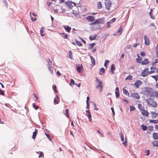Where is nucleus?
<instances>
[{"mask_svg":"<svg viewBox=\"0 0 158 158\" xmlns=\"http://www.w3.org/2000/svg\"><path fill=\"white\" fill-rule=\"evenodd\" d=\"M95 44L94 43L91 44H89L90 47L92 48L95 46Z\"/></svg>","mask_w":158,"mask_h":158,"instance_id":"obj_49","label":"nucleus"},{"mask_svg":"<svg viewBox=\"0 0 158 158\" xmlns=\"http://www.w3.org/2000/svg\"><path fill=\"white\" fill-rule=\"evenodd\" d=\"M38 133V130L36 129H35V131L33 132V135L32 138L35 139V138L36 136Z\"/></svg>","mask_w":158,"mask_h":158,"instance_id":"obj_19","label":"nucleus"},{"mask_svg":"<svg viewBox=\"0 0 158 158\" xmlns=\"http://www.w3.org/2000/svg\"><path fill=\"white\" fill-rule=\"evenodd\" d=\"M141 127H142V129L143 131H145L147 130V127L144 125H142L141 126Z\"/></svg>","mask_w":158,"mask_h":158,"instance_id":"obj_31","label":"nucleus"},{"mask_svg":"<svg viewBox=\"0 0 158 158\" xmlns=\"http://www.w3.org/2000/svg\"><path fill=\"white\" fill-rule=\"evenodd\" d=\"M91 25H93L92 28L95 30H98L100 29L101 27L100 25L97 23L92 24Z\"/></svg>","mask_w":158,"mask_h":158,"instance_id":"obj_9","label":"nucleus"},{"mask_svg":"<svg viewBox=\"0 0 158 158\" xmlns=\"http://www.w3.org/2000/svg\"><path fill=\"white\" fill-rule=\"evenodd\" d=\"M68 38V35H64V38L67 39Z\"/></svg>","mask_w":158,"mask_h":158,"instance_id":"obj_63","label":"nucleus"},{"mask_svg":"<svg viewBox=\"0 0 158 158\" xmlns=\"http://www.w3.org/2000/svg\"><path fill=\"white\" fill-rule=\"evenodd\" d=\"M86 113H87V116L89 119V121H91V115L90 114V113L89 111L88 110H86Z\"/></svg>","mask_w":158,"mask_h":158,"instance_id":"obj_18","label":"nucleus"},{"mask_svg":"<svg viewBox=\"0 0 158 158\" xmlns=\"http://www.w3.org/2000/svg\"><path fill=\"white\" fill-rule=\"evenodd\" d=\"M115 93L116 94V97L117 98H118L119 96V91H115Z\"/></svg>","mask_w":158,"mask_h":158,"instance_id":"obj_41","label":"nucleus"},{"mask_svg":"<svg viewBox=\"0 0 158 158\" xmlns=\"http://www.w3.org/2000/svg\"><path fill=\"white\" fill-rule=\"evenodd\" d=\"M148 104L151 106L156 108L158 106V104L155 100L152 98H149L146 100Z\"/></svg>","mask_w":158,"mask_h":158,"instance_id":"obj_2","label":"nucleus"},{"mask_svg":"<svg viewBox=\"0 0 158 158\" xmlns=\"http://www.w3.org/2000/svg\"><path fill=\"white\" fill-rule=\"evenodd\" d=\"M140 55L142 56H144L145 55V54L143 52H142L140 53Z\"/></svg>","mask_w":158,"mask_h":158,"instance_id":"obj_56","label":"nucleus"},{"mask_svg":"<svg viewBox=\"0 0 158 158\" xmlns=\"http://www.w3.org/2000/svg\"><path fill=\"white\" fill-rule=\"evenodd\" d=\"M97 132H98V133H100V134H101V135L102 136H103V135L102 133H101V132L100 131H99V130H97Z\"/></svg>","mask_w":158,"mask_h":158,"instance_id":"obj_61","label":"nucleus"},{"mask_svg":"<svg viewBox=\"0 0 158 158\" xmlns=\"http://www.w3.org/2000/svg\"><path fill=\"white\" fill-rule=\"evenodd\" d=\"M97 37L96 34H94V35H91L89 36V39L91 40H95Z\"/></svg>","mask_w":158,"mask_h":158,"instance_id":"obj_21","label":"nucleus"},{"mask_svg":"<svg viewBox=\"0 0 158 158\" xmlns=\"http://www.w3.org/2000/svg\"><path fill=\"white\" fill-rule=\"evenodd\" d=\"M132 76L131 75H128L127 77L125 78L126 80H131L132 79Z\"/></svg>","mask_w":158,"mask_h":158,"instance_id":"obj_32","label":"nucleus"},{"mask_svg":"<svg viewBox=\"0 0 158 158\" xmlns=\"http://www.w3.org/2000/svg\"><path fill=\"white\" fill-rule=\"evenodd\" d=\"M75 84V83L74 80L72 79H71L70 80V83H69L70 85L72 86L74 85Z\"/></svg>","mask_w":158,"mask_h":158,"instance_id":"obj_30","label":"nucleus"},{"mask_svg":"<svg viewBox=\"0 0 158 158\" xmlns=\"http://www.w3.org/2000/svg\"><path fill=\"white\" fill-rule=\"evenodd\" d=\"M89 100V97L88 96L87 97V100H86V103L88 104V101Z\"/></svg>","mask_w":158,"mask_h":158,"instance_id":"obj_60","label":"nucleus"},{"mask_svg":"<svg viewBox=\"0 0 158 158\" xmlns=\"http://www.w3.org/2000/svg\"><path fill=\"white\" fill-rule=\"evenodd\" d=\"M44 156V153L43 152H41L40 153V155L39 156V157L40 158V157H42Z\"/></svg>","mask_w":158,"mask_h":158,"instance_id":"obj_47","label":"nucleus"},{"mask_svg":"<svg viewBox=\"0 0 158 158\" xmlns=\"http://www.w3.org/2000/svg\"><path fill=\"white\" fill-rule=\"evenodd\" d=\"M91 61L92 63V64L94 65L95 64V61L94 58H93V57L91 56H90Z\"/></svg>","mask_w":158,"mask_h":158,"instance_id":"obj_27","label":"nucleus"},{"mask_svg":"<svg viewBox=\"0 0 158 158\" xmlns=\"http://www.w3.org/2000/svg\"><path fill=\"white\" fill-rule=\"evenodd\" d=\"M63 27L64 29L66 31L69 33L70 32V31L71 29V27H69V26H64Z\"/></svg>","mask_w":158,"mask_h":158,"instance_id":"obj_14","label":"nucleus"},{"mask_svg":"<svg viewBox=\"0 0 158 158\" xmlns=\"http://www.w3.org/2000/svg\"><path fill=\"white\" fill-rule=\"evenodd\" d=\"M149 122L150 123L157 124L158 123V119L151 120H149Z\"/></svg>","mask_w":158,"mask_h":158,"instance_id":"obj_29","label":"nucleus"},{"mask_svg":"<svg viewBox=\"0 0 158 158\" xmlns=\"http://www.w3.org/2000/svg\"><path fill=\"white\" fill-rule=\"evenodd\" d=\"M69 57L71 59H72V58L73 57L72 52L71 51H70L69 52Z\"/></svg>","mask_w":158,"mask_h":158,"instance_id":"obj_35","label":"nucleus"},{"mask_svg":"<svg viewBox=\"0 0 158 158\" xmlns=\"http://www.w3.org/2000/svg\"><path fill=\"white\" fill-rule=\"evenodd\" d=\"M120 136L121 138V140L122 141H123L124 140V138L122 134L121 133L120 134Z\"/></svg>","mask_w":158,"mask_h":158,"instance_id":"obj_44","label":"nucleus"},{"mask_svg":"<svg viewBox=\"0 0 158 158\" xmlns=\"http://www.w3.org/2000/svg\"><path fill=\"white\" fill-rule=\"evenodd\" d=\"M144 44L146 45H149L150 44V42L149 40L148 37L146 35L144 36Z\"/></svg>","mask_w":158,"mask_h":158,"instance_id":"obj_10","label":"nucleus"},{"mask_svg":"<svg viewBox=\"0 0 158 158\" xmlns=\"http://www.w3.org/2000/svg\"><path fill=\"white\" fill-rule=\"evenodd\" d=\"M45 134L46 135V136H47V138H48L49 139V140H50L51 139V138H50V136H49V135L48 134H47L46 133H45Z\"/></svg>","mask_w":158,"mask_h":158,"instance_id":"obj_62","label":"nucleus"},{"mask_svg":"<svg viewBox=\"0 0 158 158\" xmlns=\"http://www.w3.org/2000/svg\"><path fill=\"white\" fill-rule=\"evenodd\" d=\"M138 107L141 111L143 110L144 109V108L143 106H142V105L140 104H138Z\"/></svg>","mask_w":158,"mask_h":158,"instance_id":"obj_28","label":"nucleus"},{"mask_svg":"<svg viewBox=\"0 0 158 158\" xmlns=\"http://www.w3.org/2000/svg\"><path fill=\"white\" fill-rule=\"evenodd\" d=\"M56 74L58 77H59L61 75V73L59 71H57V72Z\"/></svg>","mask_w":158,"mask_h":158,"instance_id":"obj_54","label":"nucleus"},{"mask_svg":"<svg viewBox=\"0 0 158 158\" xmlns=\"http://www.w3.org/2000/svg\"><path fill=\"white\" fill-rule=\"evenodd\" d=\"M105 72V70H100V71L99 72V74L100 75H102Z\"/></svg>","mask_w":158,"mask_h":158,"instance_id":"obj_38","label":"nucleus"},{"mask_svg":"<svg viewBox=\"0 0 158 158\" xmlns=\"http://www.w3.org/2000/svg\"><path fill=\"white\" fill-rule=\"evenodd\" d=\"M156 91L154 90L152 88L146 87L145 88L144 92L146 95L152 97H154Z\"/></svg>","mask_w":158,"mask_h":158,"instance_id":"obj_1","label":"nucleus"},{"mask_svg":"<svg viewBox=\"0 0 158 158\" xmlns=\"http://www.w3.org/2000/svg\"><path fill=\"white\" fill-rule=\"evenodd\" d=\"M153 137L155 139H158V133L156 132H154L153 134Z\"/></svg>","mask_w":158,"mask_h":158,"instance_id":"obj_20","label":"nucleus"},{"mask_svg":"<svg viewBox=\"0 0 158 158\" xmlns=\"http://www.w3.org/2000/svg\"><path fill=\"white\" fill-rule=\"evenodd\" d=\"M54 12L56 13H57L58 12V10L57 9H55L54 10Z\"/></svg>","mask_w":158,"mask_h":158,"instance_id":"obj_64","label":"nucleus"},{"mask_svg":"<svg viewBox=\"0 0 158 158\" xmlns=\"http://www.w3.org/2000/svg\"><path fill=\"white\" fill-rule=\"evenodd\" d=\"M86 19L88 22H93L95 20L94 17L92 16H89L86 17Z\"/></svg>","mask_w":158,"mask_h":158,"instance_id":"obj_11","label":"nucleus"},{"mask_svg":"<svg viewBox=\"0 0 158 158\" xmlns=\"http://www.w3.org/2000/svg\"><path fill=\"white\" fill-rule=\"evenodd\" d=\"M4 92L0 89V94L4 95Z\"/></svg>","mask_w":158,"mask_h":158,"instance_id":"obj_51","label":"nucleus"},{"mask_svg":"<svg viewBox=\"0 0 158 158\" xmlns=\"http://www.w3.org/2000/svg\"><path fill=\"white\" fill-rule=\"evenodd\" d=\"M137 58L136 59V61L138 63H141L142 62V59L139 55V54L137 55Z\"/></svg>","mask_w":158,"mask_h":158,"instance_id":"obj_15","label":"nucleus"},{"mask_svg":"<svg viewBox=\"0 0 158 158\" xmlns=\"http://www.w3.org/2000/svg\"><path fill=\"white\" fill-rule=\"evenodd\" d=\"M156 49H157L156 50V54L157 57H158V45H157L156 47Z\"/></svg>","mask_w":158,"mask_h":158,"instance_id":"obj_50","label":"nucleus"},{"mask_svg":"<svg viewBox=\"0 0 158 158\" xmlns=\"http://www.w3.org/2000/svg\"><path fill=\"white\" fill-rule=\"evenodd\" d=\"M33 107L36 110H37L39 108V107L37 106H36L35 103H33Z\"/></svg>","mask_w":158,"mask_h":158,"instance_id":"obj_42","label":"nucleus"},{"mask_svg":"<svg viewBox=\"0 0 158 158\" xmlns=\"http://www.w3.org/2000/svg\"><path fill=\"white\" fill-rule=\"evenodd\" d=\"M148 70H144L141 73V75L143 77H145L147 75L154 73L155 72L154 70L148 71Z\"/></svg>","mask_w":158,"mask_h":158,"instance_id":"obj_4","label":"nucleus"},{"mask_svg":"<svg viewBox=\"0 0 158 158\" xmlns=\"http://www.w3.org/2000/svg\"><path fill=\"white\" fill-rule=\"evenodd\" d=\"M151 113L152 114V118H156L158 116V114L157 113L154 111L151 112Z\"/></svg>","mask_w":158,"mask_h":158,"instance_id":"obj_16","label":"nucleus"},{"mask_svg":"<svg viewBox=\"0 0 158 158\" xmlns=\"http://www.w3.org/2000/svg\"><path fill=\"white\" fill-rule=\"evenodd\" d=\"M149 63V61L147 58L145 59L143 61L141 62V64L142 65H146L148 64Z\"/></svg>","mask_w":158,"mask_h":158,"instance_id":"obj_17","label":"nucleus"},{"mask_svg":"<svg viewBox=\"0 0 158 158\" xmlns=\"http://www.w3.org/2000/svg\"><path fill=\"white\" fill-rule=\"evenodd\" d=\"M31 20L33 21H36V18H34L31 17Z\"/></svg>","mask_w":158,"mask_h":158,"instance_id":"obj_55","label":"nucleus"},{"mask_svg":"<svg viewBox=\"0 0 158 158\" xmlns=\"http://www.w3.org/2000/svg\"><path fill=\"white\" fill-rule=\"evenodd\" d=\"M131 97L136 99H139L140 98V95L136 93H135L131 94Z\"/></svg>","mask_w":158,"mask_h":158,"instance_id":"obj_8","label":"nucleus"},{"mask_svg":"<svg viewBox=\"0 0 158 158\" xmlns=\"http://www.w3.org/2000/svg\"><path fill=\"white\" fill-rule=\"evenodd\" d=\"M105 4L106 8L108 10H110L112 5L111 2L110 0H105Z\"/></svg>","mask_w":158,"mask_h":158,"instance_id":"obj_5","label":"nucleus"},{"mask_svg":"<svg viewBox=\"0 0 158 158\" xmlns=\"http://www.w3.org/2000/svg\"><path fill=\"white\" fill-rule=\"evenodd\" d=\"M77 8L76 7L75 10H73L71 12V13L74 14L75 16H76L77 14Z\"/></svg>","mask_w":158,"mask_h":158,"instance_id":"obj_22","label":"nucleus"},{"mask_svg":"<svg viewBox=\"0 0 158 158\" xmlns=\"http://www.w3.org/2000/svg\"><path fill=\"white\" fill-rule=\"evenodd\" d=\"M94 109L95 110H98V109H97L96 107V104H94Z\"/></svg>","mask_w":158,"mask_h":158,"instance_id":"obj_59","label":"nucleus"},{"mask_svg":"<svg viewBox=\"0 0 158 158\" xmlns=\"http://www.w3.org/2000/svg\"><path fill=\"white\" fill-rule=\"evenodd\" d=\"M44 28L43 27H42L40 29V32H41V35L42 36H44Z\"/></svg>","mask_w":158,"mask_h":158,"instance_id":"obj_25","label":"nucleus"},{"mask_svg":"<svg viewBox=\"0 0 158 158\" xmlns=\"http://www.w3.org/2000/svg\"><path fill=\"white\" fill-rule=\"evenodd\" d=\"M116 20V19L115 18H113V19H111L110 21V22H111V23L112 22H113V23H114V22Z\"/></svg>","mask_w":158,"mask_h":158,"instance_id":"obj_53","label":"nucleus"},{"mask_svg":"<svg viewBox=\"0 0 158 158\" xmlns=\"http://www.w3.org/2000/svg\"><path fill=\"white\" fill-rule=\"evenodd\" d=\"M109 63V61L108 60H106L105 61L104 63V66L106 67V68H107V65Z\"/></svg>","mask_w":158,"mask_h":158,"instance_id":"obj_34","label":"nucleus"},{"mask_svg":"<svg viewBox=\"0 0 158 158\" xmlns=\"http://www.w3.org/2000/svg\"><path fill=\"white\" fill-rule=\"evenodd\" d=\"M142 84V82L140 80L137 81L134 84L135 86L137 88H139V86Z\"/></svg>","mask_w":158,"mask_h":158,"instance_id":"obj_13","label":"nucleus"},{"mask_svg":"<svg viewBox=\"0 0 158 158\" xmlns=\"http://www.w3.org/2000/svg\"><path fill=\"white\" fill-rule=\"evenodd\" d=\"M95 78L96 79V81L98 84V85L96 86V88L98 89H99L100 91L102 92L103 88L102 82L99 80L98 78L96 77Z\"/></svg>","mask_w":158,"mask_h":158,"instance_id":"obj_3","label":"nucleus"},{"mask_svg":"<svg viewBox=\"0 0 158 158\" xmlns=\"http://www.w3.org/2000/svg\"><path fill=\"white\" fill-rule=\"evenodd\" d=\"M65 113H66L65 115L67 117V118H69V110L68 109H66Z\"/></svg>","mask_w":158,"mask_h":158,"instance_id":"obj_33","label":"nucleus"},{"mask_svg":"<svg viewBox=\"0 0 158 158\" xmlns=\"http://www.w3.org/2000/svg\"><path fill=\"white\" fill-rule=\"evenodd\" d=\"M152 144L154 147H158V140L153 141Z\"/></svg>","mask_w":158,"mask_h":158,"instance_id":"obj_23","label":"nucleus"},{"mask_svg":"<svg viewBox=\"0 0 158 158\" xmlns=\"http://www.w3.org/2000/svg\"><path fill=\"white\" fill-rule=\"evenodd\" d=\"M104 19L103 18H99L96 20L94 22L90 23V25H92V24H95L96 23H97L98 24H103L104 23Z\"/></svg>","mask_w":158,"mask_h":158,"instance_id":"obj_6","label":"nucleus"},{"mask_svg":"<svg viewBox=\"0 0 158 158\" xmlns=\"http://www.w3.org/2000/svg\"><path fill=\"white\" fill-rule=\"evenodd\" d=\"M141 111V113L143 115L146 117H148L149 113L147 110H145L144 109L143 110Z\"/></svg>","mask_w":158,"mask_h":158,"instance_id":"obj_12","label":"nucleus"},{"mask_svg":"<svg viewBox=\"0 0 158 158\" xmlns=\"http://www.w3.org/2000/svg\"><path fill=\"white\" fill-rule=\"evenodd\" d=\"M52 88L56 93H58V91L56 90V87L55 85L52 86Z\"/></svg>","mask_w":158,"mask_h":158,"instance_id":"obj_39","label":"nucleus"},{"mask_svg":"<svg viewBox=\"0 0 158 158\" xmlns=\"http://www.w3.org/2000/svg\"><path fill=\"white\" fill-rule=\"evenodd\" d=\"M123 31V29L122 28V27L121 26L120 28L118 30V32L120 34H121L122 33Z\"/></svg>","mask_w":158,"mask_h":158,"instance_id":"obj_43","label":"nucleus"},{"mask_svg":"<svg viewBox=\"0 0 158 158\" xmlns=\"http://www.w3.org/2000/svg\"><path fill=\"white\" fill-rule=\"evenodd\" d=\"M152 77L155 79L156 81L158 80V76H152Z\"/></svg>","mask_w":158,"mask_h":158,"instance_id":"obj_48","label":"nucleus"},{"mask_svg":"<svg viewBox=\"0 0 158 158\" xmlns=\"http://www.w3.org/2000/svg\"><path fill=\"white\" fill-rule=\"evenodd\" d=\"M110 69H115L114 64H112L111 66Z\"/></svg>","mask_w":158,"mask_h":158,"instance_id":"obj_52","label":"nucleus"},{"mask_svg":"<svg viewBox=\"0 0 158 158\" xmlns=\"http://www.w3.org/2000/svg\"><path fill=\"white\" fill-rule=\"evenodd\" d=\"M130 110L131 111V110H135V108L134 106H130Z\"/></svg>","mask_w":158,"mask_h":158,"instance_id":"obj_45","label":"nucleus"},{"mask_svg":"<svg viewBox=\"0 0 158 158\" xmlns=\"http://www.w3.org/2000/svg\"><path fill=\"white\" fill-rule=\"evenodd\" d=\"M76 43L78 46H81L82 45V43L80 41H76Z\"/></svg>","mask_w":158,"mask_h":158,"instance_id":"obj_37","label":"nucleus"},{"mask_svg":"<svg viewBox=\"0 0 158 158\" xmlns=\"http://www.w3.org/2000/svg\"><path fill=\"white\" fill-rule=\"evenodd\" d=\"M111 23L110 22H108L107 23V27L108 28H110V27L111 26L110 25V24Z\"/></svg>","mask_w":158,"mask_h":158,"instance_id":"obj_46","label":"nucleus"},{"mask_svg":"<svg viewBox=\"0 0 158 158\" xmlns=\"http://www.w3.org/2000/svg\"><path fill=\"white\" fill-rule=\"evenodd\" d=\"M54 104H58L59 103L58 99L57 98H54Z\"/></svg>","mask_w":158,"mask_h":158,"instance_id":"obj_36","label":"nucleus"},{"mask_svg":"<svg viewBox=\"0 0 158 158\" xmlns=\"http://www.w3.org/2000/svg\"><path fill=\"white\" fill-rule=\"evenodd\" d=\"M122 144L125 145V146H126L127 144V138H126L125 139V141L124 142H123Z\"/></svg>","mask_w":158,"mask_h":158,"instance_id":"obj_40","label":"nucleus"},{"mask_svg":"<svg viewBox=\"0 0 158 158\" xmlns=\"http://www.w3.org/2000/svg\"><path fill=\"white\" fill-rule=\"evenodd\" d=\"M66 3L67 6L70 9L72 8L73 6H75L76 5L75 3L69 1L66 2Z\"/></svg>","mask_w":158,"mask_h":158,"instance_id":"obj_7","label":"nucleus"},{"mask_svg":"<svg viewBox=\"0 0 158 158\" xmlns=\"http://www.w3.org/2000/svg\"><path fill=\"white\" fill-rule=\"evenodd\" d=\"M123 93L125 95H127L128 97L130 96V94L128 91L124 89H123Z\"/></svg>","mask_w":158,"mask_h":158,"instance_id":"obj_26","label":"nucleus"},{"mask_svg":"<svg viewBox=\"0 0 158 158\" xmlns=\"http://www.w3.org/2000/svg\"><path fill=\"white\" fill-rule=\"evenodd\" d=\"M111 110L112 111V112H113V115L114 116V114H115V112H114V111L113 108H112V107L111 108Z\"/></svg>","mask_w":158,"mask_h":158,"instance_id":"obj_57","label":"nucleus"},{"mask_svg":"<svg viewBox=\"0 0 158 158\" xmlns=\"http://www.w3.org/2000/svg\"><path fill=\"white\" fill-rule=\"evenodd\" d=\"M97 7L98 9H101L102 7V5L100 2H98L97 3Z\"/></svg>","mask_w":158,"mask_h":158,"instance_id":"obj_24","label":"nucleus"},{"mask_svg":"<svg viewBox=\"0 0 158 158\" xmlns=\"http://www.w3.org/2000/svg\"><path fill=\"white\" fill-rule=\"evenodd\" d=\"M139 44H138L135 43L134 44L133 47L135 48H136L139 45Z\"/></svg>","mask_w":158,"mask_h":158,"instance_id":"obj_58","label":"nucleus"}]
</instances>
